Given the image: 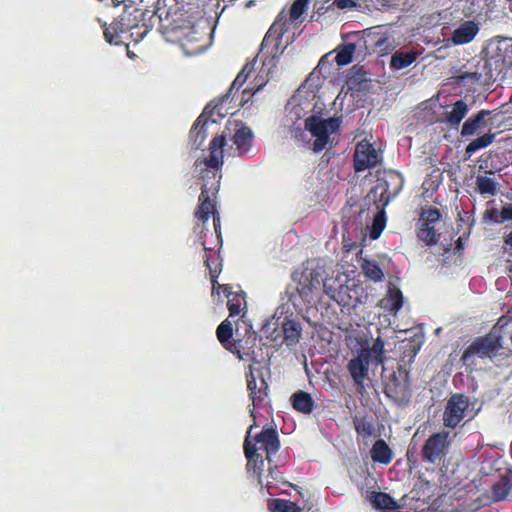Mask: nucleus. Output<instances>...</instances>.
I'll return each instance as SVG.
<instances>
[{
	"instance_id": "1",
	"label": "nucleus",
	"mask_w": 512,
	"mask_h": 512,
	"mask_svg": "<svg viewBox=\"0 0 512 512\" xmlns=\"http://www.w3.org/2000/svg\"><path fill=\"white\" fill-rule=\"evenodd\" d=\"M325 277L323 267L314 262H307L302 271L294 274V280L297 281L296 292L289 296V301L294 307L311 304L321 288Z\"/></svg>"
},
{
	"instance_id": "2",
	"label": "nucleus",
	"mask_w": 512,
	"mask_h": 512,
	"mask_svg": "<svg viewBox=\"0 0 512 512\" xmlns=\"http://www.w3.org/2000/svg\"><path fill=\"white\" fill-rule=\"evenodd\" d=\"M172 32L176 41L187 55H197L205 51L206 33L199 23L193 21L190 16L174 20Z\"/></svg>"
},
{
	"instance_id": "3",
	"label": "nucleus",
	"mask_w": 512,
	"mask_h": 512,
	"mask_svg": "<svg viewBox=\"0 0 512 512\" xmlns=\"http://www.w3.org/2000/svg\"><path fill=\"white\" fill-rule=\"evenodd\" d=\"M235 334L236 338L229 345L228 351L235 354L239 360H249L259 364L258 354L255 351L258 336L250 322L246 320L245 314H242L236 323Z\"/></svg>"
},
{
	"instance_id": "4",
	"label": "nucleus",
	"mask_w": 512,
	"mask_h": 512,
	"mask_svg": "<svg viewBox=\"0 0 512 512\" xmlns=\"http://www.w3.org/2000/svg\"><path fill=\"white\" fill-rule=\"evenodd\" d=\"M342 124V117H330L323 119L317 115H311L304 121V127L312 137L315 138L313 142V150L320 152L330 142L331 135H339L340 127Z\"/></svg>"
},
{
	"instance_id": "5",
	"label": "nucleus",
	"mask_w": 512,
	"mask_h": 512,
	"mask_svg": "<svg viewBox=\"0 0 512 512\" xmlns=\"http://www.w3.org/2000/svg\"><path fill=\"white\" fill-rule=\"evenodd\" d=\"M384 394L399 406L409 403L412 391L409 371L405 367H398V369L389 376L384 385Z\"/></svg>"
},
{
	"instance_id": "6",
	"label": "nucleus",
	"mask_w": 512,
	"mask_h": 512,
	"mask_svg": "<svg viewBox=\"0 0 512 512\" xmlns=\"http://www.w3.org/2000/svg\"><path fill=\"white\" fill-rule=\"evenodd\" d=\"M501 340L502 337L496 332H489L484 336L476 337L464 350L461 360L467 365L474 356L492 358L502 347Z\"/></svg>"
},
{
	"instance_id": "7",
	"label": "nucleus",
	"mask_w": 512,
	"mask_h": 512,
	"mask_svg": "<svg viewBox=\"0 0 512 512\" xmlns=\"http://www.w3.org/2000/svg\"><path fill=\"white\" fill-rule=\"evenodd\" d=\"M450 448L449 432L433 433L425 441L421 449V458L424 462L439 465L444 461Z\"/></svg>"
},
{
	"instance_id": "8",
	"label": "nucleus",
	"mask_w": 512,
	"mask_h": 512,
	"mask_svg": "<svg viewBox=\"0 0 512 512\" xmlns=\"http://www.w3.org/2000/svg\"><path fill=\"white\" fill-rule=\"evenodd\" d=\"M441 219V213L436 207L422 208L416 224V236L427 246L438 243L439 234L436 231V225Z\"/></svg>"
},
{
	"instance_id": "9",
	"label": "nucleus",
	"mask_w": 512,
	"mask_h": 512,
	"mask_svg": "<svg viewBox=\"0 0 512 512\" xmlns=\"http://www.w3.org/2000/svg\"><path fill=\"white\" fill-rule=\"evenodd\" d=\"M247 381V389L249 397L252 400L253 407H264L268 401L269 386L264 378L263 372L259 368H255L252 364L248 366L245 372Z\"/></svg>"
},
{
	"instance_id": "10",
	"label": "nucleus",
	"mask_w": 512,
	"mask_h": 512,
	"mask_svg": "<svg viewBox=\"0 0 512 512\" xmlns=\"http://www.w3.org/2000/svg\"><path fill=\"white\" fill-rule=\"evenodd\" d=\"M247 381V389L249 397L252 400L253 407H264L268 401L269 386L264 378L263 372L259 368H255L252 364L248 366L245 372Z\"/></svg>"
},
{
	"instance_id": "11",
	"label": "nucleus",
	"mask_w": 512,
	"mask_h": 512,
	"mask_svg": "<svg viewBox=\"0 0 512 512\" xmlns=\"http://www.w3.org/2000/svg\"><path fill=\"white\" fill-rule=\"evenodd\" d=\"M247 381V389L249 397L252 400L253 407H264L268 401L269 386L264 378L263 372L259 368H255L252 364L248 366L245 372Z\"/></svg>"
},
{
	"instance_id": "12",
	"label": "nucleus",
	"mask_w": 512,
	"mask_h": 512,
	"mask_svg": "<svg viewBox=\"0 0 512 512\" xmlns=\"http://www.w3.org/2000/svg\"><path fill=\"white\" fill-rule=\"evenodd\" d=\"M390 200V194H380L379 199H372L370 194H366V197L364 198V205L368 206V211L374 213L372 225L369 231V237L372 240L378 239L386 227L387 217L385 208L389 204Z\"/></svg>"
},
{
	"instance_id": "13",
	"label": "nucleus",
	"mask_w": 512,
	"mask_h": 512,
	"mask_svg": "<svg viewBox=\"0 0 512 512\" xmlns=\"http://www.w3.org/2000/svg\"><path fill=\"white\" fill-rule=\"evenodd\" d=\"M469 407L468 397L462 393L453 394L445 406L443 424L448 428H456L465 417Z\"/></svg>"
},
{
	"instance_id": "14",
	"label": "nucleus",
	"mask_w": 512,
	"mask_h": 512,
	"mask_svg": "<svg viewBox=\"0 0 512 512\" xmlns=\"http://www.w3.org/2000/svg\"><path fill=\"white\" fill-rule=\"evenodd\" d=\"M380 161L379 153L367 139L357 143L353 156V166L356 172H362L368 168L375 167Z\"/></svg>"
},
{
	"instance_id": "15",
	"label": "nucleus",
	"mask_w": 512,
	"mask_h": 512,
	"mask_svg": "<svg viewBox=\"0 0 512 512\" xmlns=\"http://www.w3.org/2000/svg\"><path fill=\"white\" fill-rule=\"evenodd\" d=\"M205 255H204V264L209 270L211 284H212V294L219 295L220 291H222L226 297L231 296V287L228 284H219L217 278L221 273L222 264L219 261L218 257L215 255V252L206 247L205 242H203Z\"/></svg>"
},
{
	"instance_id": "16",
	"label": "nucleus",
	"mask_w": 512,
	"mask_h": 512,
	"mask_svg": "<svg viewBox=\"0 0 512 512\" xmlns=\"http://www.w3.org/2000/svg\"><path fill=\"white\" fill-rule=\"evenodd\" d=\"M226 130H234L232 141L236 146L239 155L248 153L252 147L253 133L251 129L240 121L228 120Z\"/></svg>"
},
{
	"instance_id": "17",
	"label": "nucleus",
	"mask_w": 512,
	"mask_h": 512,
	"mask_svg": "<svg viewBox=\"0 0 512 512\" xmlns=\"http://www.w3.org/2000/svg\"><path fill=\"white\" fill-rule=\"evenodd\" d=\"M254 425H251L247 431L245 440H244V454L247 459V470L253 471L255 476L261 480L262 473L264 471L265 460L261 454L257 453V446L255 443H252L251 440V430Z\"/></svg>"
},
{
	"instance_id": "18",
	"label": "nucleus",
	"mask_w": 512,
	"mask_h": 512,
	"mask_svg": "<svg viewBox=\"0 0 512 512\" xmlns=\"http://www.w3.org/2000/svg\"><path fill=\"white\" fill-rule=\"evenodd\" d=\"M369 367V354L361 353L360 351L357 356L353 357L348 362L347 370L359 390L364 388V382L368 376Z\"/></svg>"
},
{
	"instance_id": "19",
	"label": "nucleus",
	"mask_w": 512,
	"mask_h": 512,
	"mask_svg": "<svg viewBox=\"0 0 512 512\" xmlns=\"http://www.w3.org/2000/svg\"><path fill=\"white\" fill-rule=\"evenodd\" d=\"M252 443L260 444L262 449L266 453V459L271 462V456L275 455L280 449V440L277 430L273 427H264L260 433H258Z\"/></svg>"
},
{
	"instance_id": "20",
	"label": "nucleus",
	"mask_w": 512,
	"mask_h": 512,
	"mask_svg": "<svg viewBox=\"0 0 512 512\" xmlns=\"http://www.w3.org/2000/svg\"><path fill=\"white\" fill-rule=\"evenodd\" d=\"M287 30L288 26L286 22H281L277 19L265 34L261 44V50H267V52L275 56L281 44L282 37Z\"/></svg>"
},
{
	"instance_id": "21",
	"label": "nucleus",
	"mask_w": 512,
	"mask_h": 512,
	"mask_svg": "<svg viewBox=\"0 0 512 512\" xmlns=\"http://www.w3.org/2000/svg\"><path fill=\"white\" fill-rule=\"evenodd\" d=\"M213 110H209V107H205L201 115L194 122L190 130V138L193 142L195 149H199L207 138L206 125L216 123V119L212 118Z\"/></svg>"
},
{
	"instance_id": "22",
	"label": "nucleus",
	"mask_w": 512,
	"mask_h": 512,
	"mask_svg": "<svg viewBox=\"0 0 512 512\" xmlns=\"http://www.w3.org/2000/svg\"><path fill=\"white\" fill-rule=\"evenodd\" d=\"M404 185L402 175L396 171H384L378 175L376 185L369 192H400Z\"/></svg>"
},
{
	"instance_id": "23",
	"label": "nucleus",
	"mask_w": 512,
	"mask_h": 512,
	"mask_svg": "<svg viewBox=\"0 0 512 512\" xmlns=\"http://www.w3.org/2000/svg\"><path fill=\"white\" fill-rule=\"evenodd\" d=\"M479 30V24L474 20L464 21L452 32L450 40L454 45L468 44L475 39Z\"/></svg>"
},
{
	"instance_id": "24",
	"label": "nucleus",
	"mask_w": 512,
	"mask_h": 512,
	"mask_svg": "<svg viewBox=\"0 0 512 512\" xmlns=\"http://www.w3.org/2000/svg\"><path fill=\"white\" fill-rule=\"evenodd\" d=\"M226 145V135L215 136L209 144L210 154L204 163L208 168L218 170L223 165V148Z\"/></svg>"
},
{
	"instance_id": "25",
	"label": "nucleus",
	"mask_w": 512,
	"mask_h": 512,
	"mask_svg": "<svg viewBox=\"0 0 512 512\" xmlns=\"http://www.w3.org/2000/svg\"><path fill=\"white\" fill-rule=\"evenodd\" d=\"M512 494V471L507 470L492 485L491 498L494 502L507 499Z\"/></svg>"
},
{
	"instance_id": "26",
	"label": "nucleus",
	"mask_w": 512,
	"mask_h": 512,
	"mask_svg": "<svg viewBox=\"0 0 512 512\" xmlns=\"http://www.w3.org/2000/svg\"><path fill=\"white\" fill-rule=\"evenodd\" d=\"M365 43L367 47L369 46L373 50V52L378 53L381 56L388 55L395 49L393 39L379 33L368 34Z\"/></svg>"
},
{
	"instance_id": "27",
	"label": "nucleus",
	"mask_w": 512,
	"mask_h": 512,
	"mask_svg": "<svg viewBox=\"0 0 512 512\" xmlns=\"http://www.w3.org/2000/svg\"><path fill=\"white\" fill-rule=\"evenodd\" d=\"M491 115L490 110H480L478 113L470 116L462 125L461 136L467 137L474 135L478 130L483 128L486 123L485 119Z\"/></svg>"
},
{
	"instance_id": "28",
	"label": "nucleus",
	"mask_w": 512,
	"mask_h": 512,
	"mask_svg": "<svg viewBox=\"0 0 512 512\" xmlns=\"http://www.w3.org/2000/svg\"><path fill=\"white\" fill-rule=\"evenodd\" d=\"M419 56L420 52L415 49L398 50L391 56L389 66L392 70H402L412 65Z\"/></svg>"
},
{
	"instance_id": "29",
	"label": "nucleus",
	"mask_w": 512,
	"mask_h": 512,
	"mask_svg": "<svg viewBox=\"0 0 512 512\" xmlns=\"http://www.w3.org/2000/svg\"><path fill=\"white\" fill-rule=\"evenodd\" d=\"M212 195L214 196L213 199H211L208 194H200L199 196V205L195 216L203 222L207 221L210 215H214V213L218 212L216 209V194Z\"/></svg>"
},
{
	"instance_id": "30",
	"label": "nucleus",
	"mask_w": 512,
	"mask_h": 512,
	"mask_svg": "<svg viewBox=\"0 0 512 512\" xmlns=\"http://www.w3.org/2000/svg\"><path fill=\"white\" fill-rule=\"evenodd\" d=\"M291 404L293 408L303 414H309L313 411L314 400L312 396L305 391L298 390L291 396Z\"/></svg>"
},
{
	"instance_id": "31",
	"label": "nucleus",
	"mask_w": 512,
	"mask_h": 512,
	"mask_svg": "<svg viewBox=\"0 0 512 512\" xmlns=\"http://www.w3.org/2000/svg\"><path fill=\"white\" fill-rule=\"evenodd\" d=\"M282 332L286 344L292 346L299 342L302 328L297 321L286 318L282 322Z\"/></svg>"
},
{
	"instance_id": "32",
	"label": "nucleus",
	"mask_w": 512,
	"mask_h": 512,
	"mask_svg": "<svg viewBox=\"0 0 512 512\" xmlns=\"http://www.w3.org/2000/svg\"><path fill=\"white\" fill-rule=\"evenodd\" d=\"M383 307L390 312L396 313L403 305V294L401 290L390 284L388 287L387 295L382 299Z\"/></svg>"
},
{
	"instance_id": "33",
	"label": "nucleus",
	"mask_w": 512,
	"mask_h": 512,
	"mask_svg": "<svg viewBox=\"0 0 512 512\" xmlns=\"http://www.w3.org/2000/svg\"><path fill=\"white\" fill-rule=\"evenodd\" d=\"M469 111V107L464 100H457L453 105L452 109L446 112L445 121L451 127H457L461 121L466 117Z\"/></svg>"
},
{
	"instance_id": "34",
	"label": "nucleus",
	"mask_w": 512,
	"mask_h": 512,
	"mask_svg": "<svg viewBox=\"0 0 512 512\" xmlns=\"http://www.w3.org/2000/svg\"><path fill=\"white\" fill-rule=\"evenodd\" d=\"M353 426L356 433L364 438L371 437L375 434V426L373 418L369 415H355L352 418Z\"/></svg>"
},
{
	"instance_id": "35",
	"label": "nucleus",
	"mask_w": 512,
	"mask_h": 512,
	"mask_svg": "<svg viewBox=\"0 0 512 512\" xmlns=\"http://www.w3.org/2000/svg\"><path fill=\"white\" fill-rule=\"evenodd\" d=\"M370 453L374 462L388 464L392 460V451L388 444L382 439L377 440L373 444Z\"/></svg>"
},
{
	"instance_id": "36",
	"label": "nucleus",
	"mask_w": 512,
	"mask_h": 512,
	"mask_svg": "<svg viewBox=\"0 0 512 512\" xmlns=\"http://www.w3.org/2000/svg\"><path fill=\"white\" fill-rule=\"evenodd\" d=\"M370 501L375 508L380 510L394 511L399 508L394 498L385 492H372Z\"/></svg>"
},
{
	"instance_id": "37",
	"label": "nucleus",
	"mask_w": 512,
	"mask_h": 512,
	"mask_svg": "<svg viewBox=\"0 0 512 512\" xmlns=\"http://www.w3.org/2000/svg\"><path fill=\"white\" fill-rule=\"evenodd\" d=\"M227 298V308L230 317L238 316L242 311H244L243 314L246 315V299L245 293L243 291H241L240 293L232 292L231 296Z\"/></svg>"
},
{
	"instance_id": "38",
	"label": "nucleus",
	"mask_w": 512,
	"mask_h": 512,
	"mask_svg": "<svg viewBox=\"0 0 512 512\" xmlns=\"http://www.w3.org/2000/svg\"><path fill=\"white\" fill-rule=\"evenodd\" d=\"M268 509L271 512H301L304 507L301 508L290 500L274 498L268 500Z\"/></svg>"
},
{
	"instance_id": "39",
	"label": "nucleus",
	"mask_w": 512,
	"mask_h": 512,
	"mask_svg": "<svg viewBox=\"0 0 512 512\" xmlns=\"http://www.w3.org/2000/svg\"><path fill=\"white\" fill-rule=\"evenodd\" d=\"M361 353L369 354V361H373L375 365L383 364L385 361L384 355V342L378 337L372 344L370 348H362L360 350Z\"/></svg>"
},
{
	"instance_id": "40",
	"label": "nucleus",
	"mask_w": 512,
	"mask_h": 512,
	"mask_svg": "<svg viewBox=\"0 0 512 512\" xmlns=\"http://www.w3.org/2000/svg\"><path fill=\"white\" fill-rule=\"evenodd\" d=\"M364 275L371 281L381 282L384 279V272L375 260H364L362 263Z\"/></svg>"
},
{
	"instance_id": "41",
	"label": "nucleus",
	"mask_w": 512,
	"mask_h": 512,
	"mask_svg": "<svg viewBox=\"0 0 512 512\" xmlns=\"http://www.w3.org/2000/svg\"><path fill=\"white\" fill-rule=\"evenodd\" d=\"M216 336L222 346L228 350L229 345L233 343V326L228 319L222 321L217 327Z\"/></svg>"
},
{
	"instance_id": "42",
	"label": "nucleus",
	"mask_w": 512,
	"mask_h": 512,
	"mask_svg": "<svg viewBox=\"0 0 512 512\" xmlns=\"http://www.w3.org/2000/svg\"><path fill=\"white\" fill-rule=\"evenodd\" d=\"M356 50L354 43L348 42L338 47L335 62L338 66H345L352 62Z\"/></svg>"
},
{
	"instance_id": "43",
	"label": "nucleus",
	"mask_w": 512,
	"mask_h": 512,
	"mask_svg": "<svg viewBox=\"0 0 512 512\" xmlns=\"http://www.w3.org/2000/svg\"><path fill=\"white\" fill-rule=\"evenodd\" d=\"M495 139V134L493 133H485L476 139L472 140L465 149V153L470 157L472 156L476 151L488 147L490 144L493 143Z\"/></svg>"
},
{
	"instance_id": "44",
	"label": "nucleus",
	"mask_w": 512,
	"mask_h": 512,
	"mask_svg": "<svg viewBox=\"0 0 512 512\" xmlns=\"http://www.w3.org/2000/svg\"><path fill=\"white\" fill-rule=\"evenodd\" d=\"M443 182V173L440 169H433L422 183L424 192H437Z\"/></svg>"
},
{
	"instance_id": "45",
	"label": "nucleus",
	"mask_w": 512,
	"mask_h": 512,
	"mask_svg": "<svg viewBox=\"0 0 512 512\" xmlns=\"http://www.w3.org/2000/svg\"><path fill=\"white\" fill-rule=\"evenodd\" d=\"M310 0H295L290 8V20L299 19L308 8Z\"/></svg>"
},
{
	"instance_id": "46",
	"label": "nucleus",
	"mask_w": 512,
	"mask_h": 512,
	"mask_svg": "<svg viewBox=\"0 0 512 512\" xmlns=\"http://www.w3.org/2000/svg\"><path fill=\"white\" fill-rule=\"evenodd\" d=\"M481 74L475 72H461L455 76L456 82L461 85L474 84L479 81Z\"/></svg>"
},
{
	"instance_id": "47",
	"label": "nucleus",
	"mask_w": 512,
	"mask_h": 512,
	"mask_svg": "<svg viewBox=\"0 0 512 512\" xmlns=\"http://www.w3.org/2000/svg\"><path fill=\"white\" fill-rule=\"evenodd\" d=\"M477 186L479 192H495L496 181L493 178L487 176H479L477 178Z\"/></svg>"
},
{
	"instance_id": "48",
	"label": "nucleus",
	"mask_w": 512,
	"mask_h": 512,
	"mask_svg": "<svg viewBox=\"0 0 512 512\" xmlns=\"http://www.w3.org/2000/svg\"><path fill=\"white\" fill-rule=\"evenodd\" d=\"M246 68H247V66H245L238 73V75L236 76V78L234 79V81L232 82V84L230 86L229 93H232L234 90H239L243 86V84L246 82V79H247Z\"/></svg>"
},
{
	"instance_id": "49",
	"label": "nucleus",
	"mask_w": 512,
	"mask_h": 512,
	"mask_svg": "<svg viewBox=\"0 0 512 512\" xmlns=\"http://www.w3.org/2000/svg\"><path fill=\"white\" fill-rule=\"evenodd\" d=\"M104 37L108 43H117L118 41V28L113 27H105Z\"/></svg>"
},
{
	"instance_id": "50",
	"label": "nucleus",
	"mask_w": 512,
	"mask_h": 512,
	"mask_svg": "<svg viewBox=\"0 0 512 512\" xmlns=\"http://www.w3.org/2000/svg\"><path fill=\"white\" fill-rule=\"evenodd\" d=\"M220 189V182L219 180H216L215 182H212L209 184V181L206 179V176L203 177V184L201 187V192H218Z\"/></svg>"
},
{
	"instance_id": "51",
	"label": "nucleus",
	"mask_w": 512,
	"mask_h": 512,
	"mask_svg": "<svg viewBox=\"0 0 512 512\" xmlns=\"http://www.w3.org/2000/svg\"><path fill=\"white\" fill-rule=\"evenodd\" d=\"M333 5L338 9H352L357 7L356 0H334Z\"/></svg>"
},
{
	"instance_id": "52",
	"label": "nucleus",
	"mask_w": 512,
	"mask_h": 512,
	"mask_svg": "<svg viewBox=\"0 0 512 512\" xmlns=\"http://www.w3.org/2000/svg\"><path fill=\"white\" fill-rule=\"evenodd\" d=\"M500 222H512V205H505L501 208L500 212Z\"/></svg>"
},
{
	"instance_id": "53",
	"label": "nucleus",
	"mask_w": 512,
	"mask_h": 512,
	"mask_svg": "<svg viewBox=\"0 0 512 512\" xmlns=\"http://www.w3.org/2000/svg\"><path fill=\"white\" fill-rule=\"evenodd\" d=\"M499 212H500V210H498L497 208L488 209L485 212V217L487 219L493 221L494 223L503 224V222L499 221L501 219Z\"/></svg>"
},
{
	"instance_id": "54",
	"label": "nucleus",
	"mask_w": 512,
	"mask_h": 512,
	"mask_svg": "<svg viewBox=\"0 0 512 512\" xmlns=\"http://www.w3.org/2000/svg\"><path fill=\"white\" fill-rule=\"evenodd\" d=\"M361 82L357 80L356 76H350L347 80V86L350 90H357L360 91Z\"/></svg>"
},
{
	"instance_id": "55",
	"label": "nucleus",
	"mask_w": 512,
	"mask_h": 512,
	"mask_svg": "<svg viewBox=\"0 0 512 512\" xmlns=\"http://www.w3.org/2000/svg\"><path fill=\"white\" fill-rule=\"evenodd\" d=\"M213 217V224H214V228H215V232L217 233V236L220 237V215L219 213H214V215H212Z\"/></svg>"
},
{
	"instance_id": "56",
	"label": "nucleus",
	"mask_w": 512,
	"mask_h": 512,
	"mask_svg": "<svg viewBox=\"0 0 512 512\" xmlns=\"http://www.w3.org/2000/svg\"><path fill=\"white\" fill-rule=\"evenodd\" d=\"M124 20H125V17L122 16L120 21L118 23H116V25L120 24L121 27L119 28L120 32H126L127 30L131 29L134 27V25H131V24H125L124 23Z\"/></svg>"
},
{
	"instance_id": "57",
	"label": "nucleus",
	"mask_w": 512,
	"mask_h": 512,
	"mask_svg": "<svg viewBox=\"0 0 512 512\" xmlns=\"http://www.w3.org/2000/svg\"><path fill=\"white\" fill-rule=\"evenodd\" d=\"M505 242H506V244L512 246V231L508 234Z\"/></svg>"
},
{
	"instance_id": "58",
	"label": "nucleus",
	"mask_w": 512,
	"mask_h": 512,
	"mask_svg": "<svg viewBox=\"0 0 512 512\" xmlns=\"http://www.w3.org/2000/svg\"><path fill=\"white\" fill-rule=\"evenodd\" d=\"M111 1H112L113 5H114L115 7H117V6H119L120 4H122V3H124V2H125V0H111Z\"/></svg>"
},
{
	"instance_id": "59",
	"label": "nucleus",
	"mask_w": 512,
	"mask_h": 512,
	"mask_svg": "<svg viewBox=\"0 0 512 512\" xmlns=\"http://www.w3.org/2000/svg\"><path fill=\"white\" fill-rule=\"evenodd\" d=\"M212 178H213V180H214V182H215L216 180L221 179V176H218V179H216V178H217V173H216V172H214V173H213V175H212Z\"/></svg>"
},
{
	"instance_id": "60",
	"label": "nucleus",
	"mask_w": 512,
	"mask_h": 512,
	"mask_svg": "<svg viewBox=\"0 0 512 512\" xmlns=\"http://www.w3.org/2000/svg\"><path fill=\"white\" fill-rule=\"evenodd\" d=\"M461 245H463V242H461V238H459L457 241V246L460 247Z\"/></svg>"
},
{
	"instance_id": "61",
	"label": "nucleus",
	"mask_w": 512,
	"mask_h": 512,
	"mask_svg": "<svg viewBox=\"0 0 512 512\" xmlns=\"http://www.w3.org/2000/svg\"><path fill=\"white\" fill-rule=\"evenodd\" d=\"M461 245H463V242H461V238H459L457 241V246L460 247Z\"/></svg>"
},
{
	"instance_id": "62",
	"label": "nucleus",
	"mask_w": 512,
	"mask_h": 512,
	"mask_svg": "<svg viewBox=\"0 0 512 512\" xmlns=\"http://www.w3.org/2000/svg\"><path fill=\"white\" fill-rule=\"evenodd\" d=\"M297 99H298V97H297V96H293V98H292L293 102H296V101H297Z\"/></svg>"
},
{
	"instance_id": "63",
	"label": "nucleus",
	"mask_w": 512,
	"mask_h": 512,
	"mask_svg": "<svg viewBox=\"0 0 512 512\" xmlns=\"http://www.w3.org/2000/svg\"><path fill=\"white\" fill-rule=\"evenodd\" d=\"M351 200H352V198H350V200L347 201V204H350V206H353V203H350Z\"/></svg>"
},
{
	"instance_id": "64",
	"label": "nucleus",
	"mask_w": 512,
	"mask_h": 512,
	"mask_svg": "<svg viewBox=\"0 0 512 512\" xmlns=\"http://www.w3.org/2000/svg\"><path fill=\"white\" fill-rule=\"evenodd\" d=\"M351 200H352V198H350V200L347 201V204H350V206H353V203H350Z\"/></svg>"
}]
</instances>
